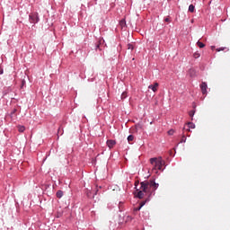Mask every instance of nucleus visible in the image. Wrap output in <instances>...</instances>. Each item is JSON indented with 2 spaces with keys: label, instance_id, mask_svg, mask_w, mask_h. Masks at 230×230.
Returning a JSON list of instances; mask_svg holds the SVG:
<instances>
[{
  "label": "nucleus",
  "instance_id": "f257e3e1",
  "mask_svg": "<svg viewBox=\"0 0 230 230\" xmlns=\"http://www.w3.org/2000/svg\"><path fill=\"white\" fill-rule=\"evenodd\" d=\"M137 186H139V181H135V190L137 191L136 197L141 199L145 197V193H148L151 189L153 191L150 195H155V190L159 188V183H156L155 180H149L140 182V190L137 189Z\"/></svg>",
  "mask_w": 230,
  "mask_h": 230
},
{
  "label": "nucleus",
  "instance_id": "f03ea898",
  "mask_svg": "<svg viewBox=\"0 0 230 230\" xmlns=\"http://www.w3.org/2000/svg\"><path fill=\"white\" fill-rule=\"evenodd\" d=\"M150 163L153 166V172H155V173H159L157 170L164 172V169H163V157L159 156L158 158H150Z\"/></svg>",
  "mask_w": 230,
  "mask_h": 230
},
{
  "label": "nucleus",
  "instance_id": "7ed1b4c3",
  "mask_svg": "<svg viewBox=\"0 0 230 230\" xmlns=\"http://www.w3.org/2000/svg\"><path fill=\"white\" fill-rule=\"evenodd\" d=\"M29 21L31 24H37V22L40 21V18L39 17V13L37 12L31 13L29 14Z\"/></svg>",
  "mask_w": 230,
  "mask_h": 230
},
{
  "label": "nucleus",
  "instance_id": "20e7f679",
  "mask_svg": "<svg viewBox=\"0 0 230 230\" xmlns=\"http://www.w3.org/2000/svg\"><path fill=\"white\" fill-rule=\"evenodd\" d=\"M200 89L202 94H208V84L206 82L201 83Z\"/></svg>",
  "mask_w": 230,
  "mask_h": 230
},
{
  "label": "nucleus",
  "instance_id": "39448f33",
  "mask_svg": "<svg viewBox=\"0 0 230 230\" xmlns=\"http://www.w3.org/2000/svg\"><path fill=\"white\" fill-rule=\"evenodd\" d=\"M106 145L108 147L113 148L114 146L116 145V140H112V139L107 140Z\"/></svg>",
  "mask_w": 230,
  "mask_h": 230
},
{
  "label": "nucleus",
  "instance_id": "423d86ee",
  "mask_svg": "<svg viewBox=\"0 0 230 230\" xmlns=\"http://www.w3.org/2000/svg\"><path fill=\"white\" fill-rule=\"evenodd\" d=\"M157 87H159V84L155 83V84L149 85L148 89H151L153 93H155L157 91Z\"/></svg>",
  "mask_w": 230,
  "mask_h": 230
},
{
  "label": "nucleus",
  "instance_id": "0eeeda50",
  "mask_svg": "<svg viewBox=\"0 0 230 230\" xmlns=\"http://www.w3.org/2000/svg\"><path fill=\"white\" fill-rule=\"evenodd\" d=\"M187 127H188L187 128L186 127H184L183 130H187L188 132H190V128H195V123L188 122Z\"/></svg>",
  "mask_w": 230,
  "mask_h": 230
},
{
  "label": "nucleus",
  "instance_id": "6e6552de",
  "mask_svg": "<svg viewBox=\"0 0 230 230\" xmlns=\"http://www.w3.org/2000/svg\"><path fill=\"white\" fill-rule=\"evenodd\" d=\"M56 197L58 199H62L64 197V191L62 190H58L57 193H56Z\"/></svg>",
  "mask_w": 230,
  "mask_h": 230
},
{
  "label": "nucleus",
  "instance_id": "1a4fd4ad",
  "mask_svg": "<svg viewBox=\"0 0 230 230\" xmlns=\"http://www.w3.org/2000/svg\"><path fill=\"white\" fill-rule=\"evenodd\" d=\"M189 12H190L191 13H193V12H195V5L190 4V5H189Z\"/></svg>",
  "mask_w": 230,
  "mask_h": 230
},
{
  "label": "nucleus",
  "instance_id": "9d476101",
  "mask_svg": "<svg viewBox=\"0 0 230 230\" xmlns=\"http://www.w3.org/2000/svg\"><path fill=\"white\" fill-rule=\"evenodd\" d=\"M18 130L19 132H24L26 130V128L24 126H19Z\"/></svg>",
  "mask_w": 230,
  "mask_h": 230
},
{
  "label": "nucleus",
  "instance_id": "9b49d317",
  "mask_svg": "<svg viewBox=\"0 0 230 230\" xmlns=\"http://www.w3.org/2000/svg\"><path fill=\"white\" fill-rule=\"evenodd\" d=\"M64 134V129L62 128H58V136H62Z\"/></svg>",
  "mask_w": 230,
  "mask_h": 230
},
{
  "label": "nucleus",
  "instance_id": "f8f14e48",
  "mask_svg": "<svg viewBox=\"0 0 230 230\" xmlns=\"http://www.w3.org/2000/svg\"><path fill=\"white\" fill-rule=\"evenodd\" d=\"M197 45L199 46V48L202 49V48H205L206 45L204 43H202L201 41H198L197 42Z\"/></svg>",
  "mask_w": 230,
  "mask_h": 230
},
{
  "label": "nucleus",
  "instance_id": "ddd939ff",
  "mask_svg": "<svg viewBox=\"0 0 230 230\" xmlns=\"http://www.w3.org/2000/svg\"><path fill=\"white\" fill-rule=\"evenodd\" d=\"M149 200H150V199H146L145 201H142V202L140 203L139 207H140V208H143V206H145V205L146 204V202H148Z\"/></svg>",
  "mask_w": 230,
  "mask_h": 230
},
{
  "label": "nucleus",
  "instance_id": "4468645a",
  "mask_svg": "<svg viewBox=\"0 0 230 230\" xmlns=\"http://www.w3.org/2000/svg\"><path fill=\"white\" fill-rule=\"evenodd\" d=\"M189 116L191 118V119H193V116H195V111H190L189 112Z\"/></svg>",
  "mask_w": 230,
  "mask_h": 230
},
{
  "label": "nucleus",
  "instance_id": "2eb2a0df",
  "mask_svg": "<svg viewBox=\"0 0 230 230\" xmlns=\"http://www.w3.org/2000/svg\"><path fill=\"white\" fill-rule=\"evenodd\" d=\"M128 141L130 142V141H134V136L133 135H129L128 137Z\"/></svg>",
  "mask_w": 230,
  "mask_h": 230
},
{
  "label": "nucleus",
  "instance_id": "dca6fc26",
  "mask_svg": "<svg viewBox=\"0 0 230 230\" xmlns=\"http://www.w3.org/2000/svg\"><path fill=\"white\" fill-rule=\"evenodd\" d=\"M174 130L173 129H170L169 131H168V135L169 136H173V134H174Z\"/></svg>",
  "mask_w": 230,
  "mask_h": 230
},
{
  "label": "nucleus",
  "instance_id": "f3484780",
  "mask_svg": "<svg viewBox=\"0 0 230 230\" xmlns=\"http://www.w3.org/2000/svg\"><path fill=\"white\" fill-rule=\"evenodd\" d=\"M128 49H134V45H132V44H128Z\"/></svg>",
  "mask_w": 230,
  "mask_h": 230
},
{
  "label": "nucleus",
  "instance_id": "a211bd4d",
  "mask_svg": "<svg viewBox=\"0 0 230 230\" xmlns=\"http://www.w3.org/2000/svg\"><path fill=\"white\" fill-rule=\"evenodd\" d=\"M15 112H17V109H13V110L11 111V118L13 116V114H15Z\"/></svg>",
  "mask_w": 230,
  "mask_h": 230
},
{
  "label": "nucleus",
  "instance_id": "6ab92c4d",
  "mask_svg": "<svg viewBox=\"0 0 230 230\" xmlns=\"http://www.w3.org/2000/svg\"><path fill=\"white\" fill-rule=\"evenodd\" d=\"M124 98H127V93H122V94H121V100H124Z\"/></svg>",
  "mask_w": 230,
  "mask_h": 230
},
{
  "label": "nucleus",
  "instance_id": "aec40b11",
  "mask_svg": "<svg viewBox=\"0 0 230 230\" xmlns=\"http://www.w3.org/2000/svg\"><path fill=\"white\" fill-rule=\"evenodd\" d=\"M185 141H186V136L183 135L180 143H184Z\"/></svg>",
  "mask_w": 230,
  "mask_h": 230
},
{
  "label": "nucleus",
  "instance_id": "412c9836",
  "mask_svg": "<svg viewBox=\"0 0 230 230\" xmlns=\"http://www.w3.org/2000/svg\"><path fill=\"white\" fill-rule=\"evenodd\" d=\"M164 22H171L172 21L170 20L169 17H167V18L164 19Z\"/></svg>",
  "mask_w": 230,
  "mask_h": 230
},
{
  "label": "nucleus",
  "instance_id": "4be33fe9",
  "mask_svg": "<svg viewBox=\"0 0 230 230\" xmlns=\"http://www.w3.org/2000/svg\"><path fill=\"white\" fill-rule=\"evenodd\" d=\"M194 57H195V58H199L200 57V54L195 53V54H194Z\"/></svg>",
  "mask_w": 230,
  "mask_h": 230
},
{
  "label": "nucleus",
  "instance_id": "5701e85b",
  "mask_svg": "<svg viewBox=\"0 0 230 230\" xmlns=\"http://www.w3.org/2000/svg\"><path fill=\"white\" fill-rule=\"evenodd\" d=\"M3 73H4V70L0 66V75H3Z\"/></svg>",
  "mask_w": 230,
  "mask_h": 230
},
{
  "label": "nucleus",
  "instance_id": "b1692460",
  "mask_svg": "<svg viewBox=\"0 0 230 230\" xmlns=\"http://www.w3.org/2000/svg\"><path fill=\"white\" fill-rule=\"evenodd\" d=\"M162 162H163L162 166H166V162L163 159H162Z\"/></svg>",
  "mask_w": 230,
  "mask_h": 230
},
{
  "label": "nucleus",
  "instance_id": "393cba45",
  "mask_svg": "<svg viewBox=\"0 0 230 230\" xmlns=\"http://www.w3.org/2000/svg\"><path fill=\"white\" fill-rule=\"evenodd\" d=\"M140 210H141V207L135 208V211H140Z\"/></svg>",
  "mask_w": 230,
  "mask_h": 230
},
{
  "label": "nucleus",
  "instance_id": "a878e982",
  "mask_svg": "<svg viewBox=\"0 0 230 230\" xmlns=\"http://www.w3.org/2000/svg\"><path fill=\"white\" fill-rule=\"evenodd\" d=\"M217 51H224V49H217Z\"/></svg>",
  "mask_w": 230,
  "mask_h": 230
},
{
  "label": "nucleus",
  "instance_id": "bb28decb",
  "mask_svg": "<svg viewBox=\"0 0 230 230\" xmlns=\"http://www.w3.org/2000/svg\"><path fill=\"white\" fill-rule=\"evenodd\" d=\"M128 220H132V217H128Z\"/></svg>",
  "mask_w": 230,
  "mask_h": 230
},
{
  "label": "nucleus",
  "instance_id": "cd10ccee",
  "mask_svg": "<svg viewBox=\"0 0 230 230\" xmlns=\"http://www.w3.org/2000/svg\"><path fill=\"white\" fill-rule=\"evenodd\" d=\"M125 22V19H123V21H121V24H123Z\"/></svg>",
  "mask_w": 230,
  "mask_h": 230
},
{
  "label": "nucleus",
  "instance_id": "c85d7f7f",
  "mask_svg": "<svg viewBox=\"0 0 230 230\" xmlns=\"http://www.w3.org/2000/svg\"><path fill=\"white\" fill-rule=\"evenodd\" d=\"M98 193V190L95 191L94 195H96Z\"/></svg>",
  "mask_w": 230,
  "mask_h": 230
},
{
  "label": "nucleus",
  "instance_id": "c756f323",
  "mask_svg": "<svg viewBox=\"0 0 230 230\" xmlns=\"http://www.w3.org/2000/svg\"><path fill=\"white\" fill-rule=\"evenodd\" d=\"M97 48H100V45H97Z\"/></svg>",
  "mask_w": 230,
  "mask_h": 230
}]
</instances>
